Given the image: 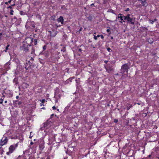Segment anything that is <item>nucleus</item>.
<instances>
[{"label":"nucleus","mask_w":159,"mask_h":159,"mask_svg":"<svg viewBox=\"0 0 159 159\" xmlns=\"http://www.w3.org/2000/svg\"><path fill=\"white\" fill-rule=\"evenodd\" d=\"M9 46H10V45L9 44H8L7 47L8 48L9 47Z\"/></svg>","instance_id":"nucleus-57"},{"label":"nucleus","mask_w":159,"mask_h":159,"mask_svg":"<svg viewBox=\"0 0 159 159\" xmlns=\"http://www.w3.org/2000/svg\"><path fill=\"white\" fill-rule=\"evenodd\" d=\"M118 120L117 119H114L113 121L115 123H117L118 122Z\"/></svg>","instance_id":"nucleus-32"},{"label":"nucleus","mask_w":159,"mask_h":159,"mask_svg":"<svg viewBox=\"0 0 159 159\" xmlns=\"http://www.w3.org/2000/svg\"><path fill=\"white\" fill-rule=\"evenodd\" d=\"M107 50H108V51L109 52H110L111 51V49L109 48H108L107 49Z\"/></svg>","instance_id":"nucleus-41"},{"label":"nucleus","mask_w":159,"mask_h":159,"mask_svg":"<svg viewBox=\"0 0 159 159\" xmlns=\"http://www.w3.org/2000/svg\"><path fill=\"white\" fill-rule=\"evenodd\" d=\"M3 99L2 98H1L0 99V102H1V103H2L3 102Z\"/></svg>","instance_id":"nucleus-45"},{"label":"nucleus","mask_w":159,"mask_h":159,"mask_svg":"<svg viewBox=\"0 0 159 159\" xmlns=\"http://www.w3.org/2000/svg\"><path fill=\"white\" fill-rule=\"evenodd\" d=\"M24 12L22 11H21L20 12V14L21 15H24Z\"/></svg>","instance_id":"nucleus-43"},{"label":"nucleus","mask_w":159,"mask_h":159,"mask_svg":"<svg viewBox=\"0 0 159 159\" xmlns=\"http://www.w3.org/2000/svg\"><path fill=\"white\" fill-rule=\"evenodd\" d=\"M37 40L36 39H34V45H36L37 44Z\"/></svg>","instance_id":"nucleus-31"},{"label":"nucleus","mask_w":159,"mask_h":159,"mask_svg":"<svg viewBox=\"0 0 159 159\" xmlns=\"http://www.w3.org/2000/svg\"><path fill=\"white\" fill-rule=\"evenodd\" d=\"M129 8H126L125 10V11H129Z\"/></svg>","instance_id":"nucleus-38"},{"label":"nucleus","mask_w":159,"mask_h":159,"mask_svg":"<svg viewBox=\"0 0 159 159\" xmlns=\"http://www.w3.org/2000/svg\"><path fill=\"white\" fill-rule=\"evenodd\" d=\"M75 81H76V83H78V81L77 80H76Z\"/></svg>","instance_id":"nucleus-64"},{"label":"nucleus","mask_w":159,"mask_h":159,"mask_svg":"<svg viewBox=\"0 0 159 159\" xmlns=\"http://www.w3.org/2000/svg\"><path fill=\"white\" fill-rule=\"evenodd\" d=\"M93 38L95 40H97V36H95V35L94 36Z\"/></svg>","instance_id":"nucleus-35"},{"label":"nucleus","mask_w":159,"mask_h":159,"mask_svg":"<svg viewBox=\"0 0 159 159\" xmlns=\"http://www.w3.org/2000/svg\"><path fill=\"white\" fill-rule=\"evenodd\" d=\"M4 152L3 148L0 146V155H2Z\"/></svg>","instance_id":"nucleus-23"},{"label":"nucleus","mask_w":159,"mask_h":159,"mask_svg":"<svg viewBox=\"0 0 159 159\" xmlns=\"http://www.w3.org/2000/svg\"><path fill=\"white\" fill-rule=\"evenodd\" d=\"M35 143H33L32 141H31L30 143V145H33L34 144H36Z\"/></svg>","instance_id":"nucleus-34"},{"label":"nucleus","mask_w":159,"mask_h":159,"mask_svg":"<svg viewBox=\"0 0 159 159\" xmlns=\"http://www.w3.org/2000/svg\"><path fill=\"white\" fill-rule=\"evenodd\" d=\"M93 5H94V4H93V3H92V4H91V5H90V6H93Z\"/></svg>","instance_id":"nucleus-53"},{"label":"nucleus","mask_w":159,"mask_h":159,"mask_svg":"<svg viewBox=\"0 0 159 159\" xmlns=\"http://www.w3.org/2000/svg\"><path fill=\"white\" fill-rule=\"evenodd\" d=\"M7 8H10L11 9L12 8V6H10L8 7H7Z\"/></svg>","instance_id":"nucleus-42"},{"label":"nucleus","mask_w":159,"mask_h":159,"mask_svg":"<svg viewBox=\"0 0 159 159\" xmlns=\"http://www.w3.org/2000/svg\"><path fill=\"white\" fill-rule=\"evenodd\" d=\"M8 47H6V49L5 50V52H7V50H8Z\"/></svg>","instance_id":"nucleus-44"},{"label":"nucleus","mask_w":159,"mask_h":159,"mask_svg":"<svg viewBox=\"0 0 159 159\" xmlns=\"http://www.w3.org/2000/svg\"><path fill=\"white\" fill-rule=\"evenodd\" d=\"M29 45L24 42L22 45L21 46L20 49L21 50H22L26 52H27L29 50Z\"/></svg>","instance_id":"nucleus-7"},{"label":"nucleus","mask_w":159,"mask_h":159,"mask_svg":"<svg viewBox=\"0 0 159 159\" xmlns=\"http://www.w3.org/2000/svg\"><path fill=\"white\" fill-rule=\"evenodd\" d=\"M7 101H4V103H7Z\"/></svg>","instance_id":"nucleus-56"},{"label":"nucleus","mask_w":159,"mask_h":159,"mask_svg":"<svg viewBox=\"0 0 159 159\" xmlns=\"http://www.w3.org/2000/svg\"><path fill=\"white\" fill-rule=\"evenodd\" d=\"M107 31L108 33H109V34H110V33H110V29H107Z\"/></svg>","instance_id":"nucleus-39"},{"label":"nucleus","mask_w":159,"mask_h":159,"mask_svg":"<svg viewBox=\"0 0 159 159\" xmlns=\"http://www.w3.org/2000/svg\"><path fill=\"white\" fill-rule=\"evenodd\" d=\"M129 68V67L128 66V64L123 65L121 67L120 72L122 74L124 73L125 72L127 73L128 71V69Z\"/></svg>","instance_id":"nucleus-4"},{"label":"nucleus","mask_w":159,"mask_h":159,"mask_svg":"<svg viewBox=\"0 0 159 159\" xmlns=\"http://www.w3.org/2000/svg\"><path fill=\"white\" fill-rule=\"evenodd\" d=\"M18 146V143L16 144L11 145L9 148V152H7V154L9 155L12 153L17 148Z\"/></svg>","instance_id":"nucleus-3"},{"label":"nucleus","mask_w":159,"mask_h":159,"mask_svg":"<svg viewBox=\"0 0 159 159\" xmlns=\"http://www.w3.org/2000/svg\"><path fill=\"white\" fill-rule=\"evenodd\" d=\"M100 37L102 39H103L104 38V36L103 35H100Z\"/></svg>","instance_id":"nucleus-47"},{"label":"nucleus","mask_w":159,"mask_h":159,"mask_svg":"<svg viewBox=\"0 0 159 159\" xmlns=\"http://www.w3.org/2000/svg\"><path fill=\"white\" fill-rule=\"evenodd\" d=\"M111 39H113V37H112V36H111Z\"/></svg>","instance_id":"nucleus-63"},{"label":"nucleus","mask_w":159,"mask_h":159,"mask_svg":"<svg viewBox=\"0 0 159 159\" xmlns=\"http://www.w3.org/2000/svg\"><path fill=\"white\" fill-rule=\"evenodd\" d=\"M11 1V0H10L8 2H5V4H7L8 3H10Z\"/></svg>","instance_id":"nucleus-33"},{"label":"nucleus","mask_w":159,"mask_h":159,"mask_svg":"<svg viewBox=\"0 0 159 159\" xmlns=\"http://www.w3.org/2000/svg\"><path fill=\"white\" fill-rule=\"evenodd\" d=\"M81 50H81V49H80V48H79V51L80 52L81 51Z\"/></svg>","instance_id":"nucleus-51"},{"label":"nucleus","mask_w":159,"mask_h":159,"mask_svg":"<svg viewBox=\"0 0 159 159\" xmlns=\"http://www.w3.org/2000/svg\"><path fill=\"white\" fill-rule=\"evenodd\" d=\"M55 99V105L56 104V103H57L58 102V100H59V99H58V98H54Z\"/></svg>","instance_id":"nucleus-27"},{"label":"nucleus","mask_w":159,"mask_h":159,"mask_svg":"<svg viewBox=\"0 0 159 159\" xmlns=\"http://www.w3.org/2000/svg\"><path fill=\"white\" fill-rule=\"evenodd\" d=\"M39 101L41 102L42 103H44L46 101H45V99H42V100L40 99L39 100Z\"/></svg>","instance_id":"nucleus-28"},{"label":"nucleus","mask_w":159,"mask_h":159,"mask_svg":"<svg viewBox=\"0 0 159 159\" xmlns=\"http://www.w3.org/2000/svg\"><path fill=\"white\" fill-rule=\"evenodd\" d=\"M119 75L118 73H117V74H115V75Z\"/></svg>","instance_id":"nucleus-59"},{"label":"nucleus","mask_w":159,"mask_h":159,"mask_svg":"<svg viewBox=\"0 0 159 159\" xmlns=\"http://www.w3.org/2000/svg\"><path fill=\"white\" fill-rule=\"evenodd\" d=\"M126 21L131 24L134 25L135 18L133 17L132 14H128L126 16Z\"/></svg>","instance_id":"nucleus-2"},{"label":"nucleus","mask_w":159,"mask_h":159,"mask_svg":"<svg viewBox=\"0 0 159 159\" xmlns=\"http://www.w3.org/2000/svg\"><path fill=\"white\" fill-rule=\"evenodd\" d=\"M106 71L108 73H110L112 70V68L111 67L109 66H105Z\"/></svg>","instance_id":"nucleus-16"},{"label":"nucleus","mask_w":159,"mask_h":159,"mask_svg":"<svg viewBox=\"0 0 159 159\" xmlns=\"http://www.w3.org/2000/svg\"><path fill=\"white\" fill-rule=\"evenodd\" d=\"M34 144L33 145H30L29 149H31L32 150V152L34 153L36 152L37 145L36 144Z\"/></svg>","instance_id":"nucleus-9"},{"label":"nucleus","mask_w":159,"mask_h":159,"mask_svg":"<svg viewBox=\"0 0 159 159\" xmlns=\"http://www.w3.org/2000/svg\"><path fill=\"white\" fill-rule=\"evenodd\" d=\"M26 64H27V65H25V68L26 69H28L30 67L31 63L30 62V61L29 60L28 61V63H27V62H26Z\"/></svg>","instance_id":"nucleus-18"},{"label":"nucleus","mask_w":159,"mask_h":159,"mask_svg":"<svg viewBox=\"0 0 159 159\" xmlns=\"http://www.w3.org/2000/svg\"><path fill=\"white\" fill-rule=\"evenodd\" d=\"M139 1L141 2L142 6L146 7L148 5V4L146 2V0H138Z\"/></svg>","instance_id":"nucleus-15"},{"label":"nucleus","mask_w":159,"mask_h":159,"mask_svg":"<svg viewBox=\"0 0 159 159\" xmlns=\"http://www.w3.org/2000/svg\"><path fill=\"white\" fill-rule=\"evenodd\" d=\"M153 20L154 21V22L156 21L157 20V19H155Z\"/></svg>","instance_id":"nucleus-52"},{"label":"nucleus","mask_w":159,"mask_h":159,"mask_svg":"<svg viewBox=\"0 0 159 159\" xmlns=\"http://www.w3.org/2000/svg\"><path fill=\"white\" fill-rule=\"evenodd\" d=\"M57 21L58 22H60L61 25L63 24L64 23L63 17L61 16H60V17L57 19Z\"/></svg>","instance_id":"nucleus-13"},{"label":"nucleus","mask_w":159,"mask_h":159,"mask_svg":"<svg viewBox=\"0 0 159 159\" xmlns=\"http://www.w3.org/2000/svg\"><path fill=\"white\" fill-rule=\"evenodd\" d=\"M23 85L24 87L26 88L29 86V84L27 83H24L23 84Z\"/></svg>","instance_id":"nucleus-24"},{"label":"nucleus","mask_w":159,"mask_h":159,"mask_svg":"<svg viewBox=\"0 0 159 159\" xmlns=\"http://www.w3.org/2000/svg\"><path fill=\"white\" fill-rule=\"evenodd\" d=\"M19 98V96H16V99H18V98Z\"/></svg>","instance_id":"nucleus-49"},{"label":"nucleus","mask_w":159,"mask_h":159,"mask_svg":"<svg viewBox=\"0 0 159 159\" xmlns=\"http://www.w3.org/2000/svg\"><path fill=\"white\" fill-rule=\"evenodd\" d=\"M40 106H44V105L43 104V103H41L40 104Z\"/></svg>","instance_id":"nucleus-46"},{"label":"nucleus","mask_w":159,"mask_h":159,"mask_svg":"<svg viewBox=\"0 0 159 159\" xmlns=\"http://www.w3.org/2000/svg\"><path fill=\"white\" fill-rule=\"evenodd\" d=\"M16 80V78H15V79H14V80H13V82H14V81H15V80Z\"/></svg>","instance_id":"nucleus-60"},{"label":"nucleus","mask_w":159,"mask_h":159,"mask_svg":"<svg viewBox=\"0 0 159 159\" xmlns=\"http://www.w3.org/2000/svg\"><path fill=\"white\" fill-rule=\"evenodd\" d=\"M108 60H105V61H104V62H105V63L107 64V62H108Z\"/></svg>","instance_id":"nucleus-48"},{"label":"nucleus","mask_w":159,"mask_h":159,"mask_svg":"<svg viewBox=\"0 0 159 159\" xmlns=\"http://www.w3.org/2000/svg\"><path fill=\"white\" fill-rule=\"evenodd\" d=\"M54 115V114H52L51 115V117L50 119H51V118L52 117V116Z\"/></svg>","instance_id":"nucleus-40"},{"label":"nucleus","mask_w":159,"mask_h":159,"mask_svg":"<svg viewBox=\"0 0 159 159\" xmlns=\"http://www.w3.org/2000/svg\"><path fill=\"white\" fill-rule=\"evenodd\" d=\"M140 6H141V5H138V6H137V7H140Z\"/></svg>","instance_id":"nucleus-62"},{"label":"nucleus","mask_w":159,"mask_h":159,"mask_svg":"<svg viewBox=\"0 0 159 159\" xmlns=\"http://www.w3.org/2000/svg\"><path fill=\"white\" fill-rule=\"evenodd\" d=\"M52 110H55L56 109V107H55V106H54L52 107Z\"/></svg>","instance_id":"nucleus-36"},{"label":"nucleus","mask_w":159,"mask_h":159,"mask_svg":"<svg viewBox=\"0 0 159 159\" xmlns=\"http://www.w3.org/2000/svg\"><path fill=\"white\" fill-rule=\"evenodd\" d=\"M44 142L43 141H41L39 145V149L40 150H43L44 148Z\"/></svg>","instance_id":"nucleus-10"},{"label":"nucleus","mask_w":159,"mask_h":159,"mask_svg":"<svg viewBox=\"0 0 159 159\" xmlns=\"http://www.w3.org/2000/svg\"><path fill=\"white\" fill-rule=\"evenodd\" d=\"M123 15L121 14H119L117 17L118 19H120L121 21H120V22L121 23L122 22V21H123Z\"/></svg>","instance_id":"nucleus-17"},{"label":"nucleus","mask_w":159,"mask_h":159,"mask_svg":"<svg viewBox=\"0 0 159 159\" xmlns=\"http://www.w3.org/2000/svg\"><path fill=\"white\" fill-rule=\"evenodd\" d=\"M10 61V60H9ZM10 65V61H9L8 62H7L5 65V69L7 71L10 69V67L9 66V65Z\"/></svg>","instance_id":"nucleus-12"},{"label":"nucleus","mask_w":159,"mask_h":159,"mask_svg":"<svg viewBox=\"0 0 159 159\" xmlns=\"http://www.w3.org/2000/svg\"><path fill=\"white\" fill-rule=\"evenodd\" d=\"M125 20H126V16L123 15V22H125Z\"/></svg>","instance_id":"nucleus-25"},{"label":"nucleus","mask_w":159,"mask_h":159,"mask_svg":"<svg viewBox=\"0 0 159 159\" xmlns=\"http://www.w3.org/2000/svg\"><path fill=\"white\" fill-rule=\"evenodd\" d=\"M15 5V4L14 3L11 6H14Z\"/></svg>","instance_id":"nucleus-54"},{"label":"nucleus","mask_w":159,"mask_h":159,"mask_svg":"<svg viewBox=\"0 0 159 159\" xmlns=\"http://www.w3.org/2000/svg\"><path fill=\"white\" fill-rule=\"evenodd\" d=\"M154 22V21L153 20H149V23L152 24H153Z\"/></svg>","instance_id":"nucleus-29"},{"label":"nucleus","mask_w":159,"mask_h":159,"mask_svg":"<svg viewBox=\"0 0 159 159\" xmlns=\"http://www.w3.org/2000/svg\"><path fill=\"white\" fill-rule=\"evenodd\" d=\"M13 12H14L13 10L11 9V11H10V14L12 15H13Z\"/></svg>","instance_id":"nucleus-30"},{"label":"nucleus","mask_w":159,"mask_h":159,"mask_svg":"<svg viewBox=\"0 0 159 159\" xmlns=\"http://www.w3.org/2000/svg\"><path fill=\"white\" fill-rule=\"evenodd\" d=\"M132 107V105L131 104H129L127 105V110H129Z\"/></svg>","instance_id":"nucleus-22"},{"label":"nucleus","mask_w":159,"mask_h":159,"mask_svg":"<svg viewBox=\"0 0 159 159\" xmlns=\"http://www.w3.org/2000/svg\"><path fill=\"white\" fill-rule=\"evenodd\" d=\"M97 37H100V35L98 34V35L97 36Z\"/></svg>","instance_id":"nucleus-50"},{"label":"nucleus","mask_w":159,"mask_h":159,"mask_svg":"<svg viewBox=\"0 0 159 159\" xmlns=\"http://www.w3.org/2000/svg\"><path fill=\"white\" fill-rule=\"evenodd\" d=\"M65 51V50H64V49H63V50H61V51H63V52H64V51Z\"/></svg>","instance_id":"nucleus-58"},{"label":"nucleus","mask_w":159,"mask_h":159,"mask_svg":"<svg viewBox=\"0 0 159 159\" xmlns=\"http://www.w3.org/2000/svg\"><path fill=\"white\" fill-rule=\"evenodd\" d=\"M46 159H50V158L49 157H48Z\"/></svg>","instance_id":"nucleus-61"},{"label":"nucleus","mask_w":159,"mask_h":159,"mask_svg":"<svg viewBox=\"0 0 159 159\" xmlns=\"http://www.w3.org/2000/svg\"><path fill=\"white\" fill-rule=\"evenodd\" d=\"M29 154L24 153L22 156H19L17 159H29Z\"/></svg>","instance_id":"nucleus-8"},{"label":"nucleus","mask_w":159,"mask_h":159,"mask_svg":"<svg viewBox=\"0 0 159 159\" xmlns=\"http://www.w3.org/2000/svg\"><path fill=\"white\" fill-rule=\"evenodd\" d=\"M43 49L44 50H45L46 49V46L44 45L43 47Z\"/></svg>","instance_id":"nucleus-37"},{"label":"nucleus","mask_w":159,"mask_h":159,"mask_svg":"<svg viewBox=\"0 0 159 159\" xmlns=\"http://www.w3.org/2000/svg\"><path fill=\"white\" fill-rule=\"evenodd\" d=\"M16 103L18 105L19 107H20L21 106V104H22V102L21 101H19L18 100H16L15 101Z\"/></svg>","instance_id":"nucleus-21"},{"label":"nucleus","mask_w":159,"mask_h":159,"mask_svg":"<svg viewBox=\"0 0 159 159\" xmlns=\"http://www.w3.org/2000/svg\"><path fill=\"white\" fill-rule=\"evenodd\" d=\"M61 97V95L57 91H55V96L54 98H58L60 99Z\"/></svg>","instance_id":"nucleus-11"},{"label":"nucleus","mask_w":159,"mask_h":159,"mask_svg":"<svg viewBox=\"0 0 159 159\" xmlns=\"http://www.w3.org/2000/svg\"><path fill=\"white\" fill-rule=\"evenodd\" d=\"M52 124V122L50 119H48L43 124V126L41 128L42 130L46 129L49 128Z\"/></svg>","instance_id":"nucleus-1"},{"label":"nucleus","mask_w":159,"mask_h":159,"mask_svg":"<svg viewBox=\"0 0 159 159\" xmlns=\"http://www.w3.org/2000/svg\"><path fill=\"white\" fill-rule=\"evenodd\" d=\"M33 39L31 37H27L25 38L24 43L27 44L29 46L31 45V44L33 42Z\"/></svg>","instance_id":"nucleus-6"},{"label":"nucleus","mask_w":159,"mask_h":159,"mask_svg":"<svg viewBox=\"0 0 159 159\" xmlns=\"http://www.w3.org/2000/svg\"><path fill=\"white\" fill-rule=\"evenodd\" d=\"M151 155H148V157H146L143 158V159H152L151 158Z\"/></svg>","instance_id":"nucleus-26"},{"label":"nucleus","mask_w":159,"mask_h":159,"mask_svg":"<svg viewBox=\"0 0 159 159\" xmlns=\"http://www.w3.org/2000/svg\"><path fill=\"white\" fill-rule=\"evenodd\" d=\"M8 141L7 137L3 136L1 139L0 142V146L2 147V146L6 144Z\"/></svg>","instance_id":"nucleus-5"},{"label":"nucleus","mask_w":159,"mask_h":159,"mask_svg":"<svg viewBox=\"0 0 159 159\" xmlns=\"http://www.w3.org/2000/svg\"><path fill=\"white\" fill-rule=\"evenodd\" d=\"M75 79L74 77H73L69 78L65 81V84H66L71 83L72 82V79Z\"/></svg>","instance_id":"nucleus-14"},{"label":"nucleus","mask_w":159,"mask_h":159,"mask_svg":"<svg viewBox=\"0 0 159 159\" xmlns=\"http://www.w3.org/2000/svg\"><path fill=\"white\" fill-rule=\"evenodd\" d=\"M128 76L127 74H123L121 76V79L122 80H125Z\"/></svg>","instance_id":"nucleus-19"},{"label":"nucleus","mask_w":159,"mask_h":159,"mask_svg":"<svg viewBox=\"0 0 159 159\" xmlns=\"http://www.w3.org/2000/svg\"><path fill=\"white\" fill-rule=\"evenodd\" d=\"M42 109H45V107H42Z\"/></svg>","instance_id":"nucleus-55"},{"label":"nucleus","mask_w":159,"mask_h":159,"mask_svg":"<svg viewBox=\"0 0 159 159\" xmlns=\"http://www.w3.org/2000/svg\"><path fill=\"white\" fill-rule=\"evenodd\" d=\"M50 33V36L51 37H54L56 36V34H57V31H55V32L53 31L52 32H51L50 31H49Z\"/></svg>","instance_id":"nucleus-20"}]
</instances>
